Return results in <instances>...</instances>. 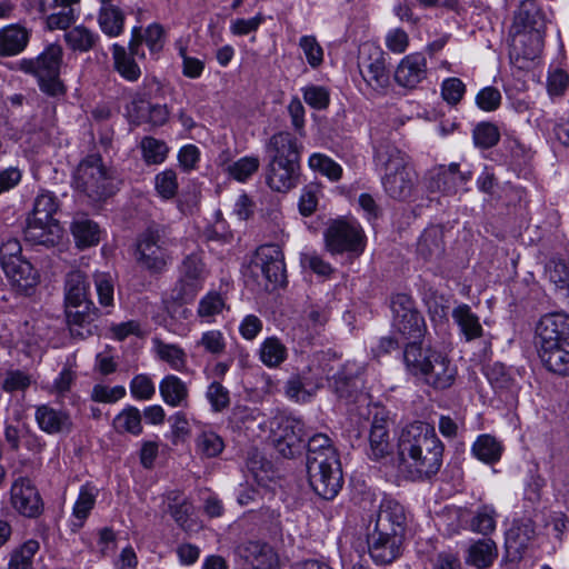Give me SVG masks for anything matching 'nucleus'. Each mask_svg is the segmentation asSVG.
<instances>
[{"mask_svg": "<svg viewBox=\"0 0 569 569\" xmlns=\"http://www.w3.org/2000/svg\"><path fill=\"white\" fill-rule=\"evenodd\" d=\"M442 455L443 445L431 425L417 421L402 428L398 438L399 466L411 479L436 475Z\"/></svg>", "mask_w": 569, "mask_h": 569, "instance_id": "obj_1", "label": "nucleus"}, {"mask_svg": "<svg viewBox=\"0 0 569 569\" xmlns=\"http://www.w3.org/2000/svg\"><path fill=\"white\" fill-rule=\"evenodd\" d=\"M307 472L310 486L323 499H333L342 487L340 461L325 433L313 435L308 440Z\"/></svg>", "mask_w": 569, "mask_h": 569, "instance_id": "obj_2", "label": "nucleus"}, {"mask_svg": "<svg viewBox=\"0 0 569 569\" xmlns=\"http://www.w3.org/2000/svg\"><path fill=\"white\" fill-rule=\"evenodd\" d=\"M375 162L383 170L381 178L386 193L396 200L409 199L417 187V173L410 166L408 157L397 147L383 142L376 148Z\"/></svg>", "mask_w": 569, "mask_h": 569, "instance_id": "obj_3", "label": "nucleus"}, {"mask_svg": "<svg viewBox=\"0 0 569 569\" xmlns=\"http://www.w3.org/2000/svg\"><path fill=\"white\" fill-rule=\"evenodd\" d=\"M62 53L61 46L52 43L37 58L21 60L19 68L38 79L42 92L50 97H60L66 93V87L59 77Z\"/></svg>", "mask_w": 569, "mask_h": 569, "instance_id": "obj_4", "label": "nucleus"}, {"mask_svg": "<svg viewBox=\"0 0 569 569\" xmlns=\"http://www.w3.org/2000/svg\"><path fill=\"white\" fill-rule=\"evenodd\" d=\"M74 187L93 200H101L113 192V182L102 160L97 154L88 156L76 169Z\"/></svg>", "mask_w": 569, "mask_h": 569, "instance_id": "obj_5", "label": "nucleus"}, {"mask_svg": "<svg viewBox=\"0 0 569 569\" xmlns=\"http://www.w3.org/2000/svg\"><path fill=\"white\" fill-rule=\"evenodd\" d=\"M326 248L331 254L347 253L359 257L366 247V237L360 224L352 220H335L325 231Z\"/></svg>", "mask_w": 569, "mask_h": 569, "instance_id": "obj_6", "label": "nucleus"}, {"mask_svg": "<svg viewBox=\"0 0 569 569\" xmlns=\"http://www.w3.org/2000/svg\"><path fill=\"white\" fill-rule=\"evenodd\" d=\"M254 272H260L263 278V289L272 291L286 283L284 256L278 244L260 246L252 261Z\"/></svg>", "mask_w": 569, "mask_h": 569, "instance_id": "obj_7", "label": "nucleus"}, {"mask_svg": "<svg viewBox=\"0 0 569 569\" xmlns=\"http://www.w3.org/2000/svg\"><path fill=\"white\" fill-rule=\"evenodd\" d=\"M137 262L150 272H162L170 260L166 241L158 230L148 229L138 239Z\"/></svg>", "mask_w": 569, "mask_h": 569, "instance_id": "obj_8", "label": "nucleus"}, {"mask_svg": "<svg viewBox=\"0 0 569 569\" xmlns=\"http://www.w3.org/2000/svg\"><path fill=\"white\" fill-rule=\"evenodd\" d=\"M543 34L539 32L509 30V58L520 70L531 68L543 47Z\"/></svg>", "mask_w": 569, "mask_h": 569, "instance_id": "obj_9", "label": "nucleus"}, {"mask_svg": "<svg viewBox=\"0 0 569 569\" xmlns=\"http://www.w3.org/2000/svg\"><path fill=\"white\" fill-rule=\"evenodd\" d=\"M305 423L293 416L280 417L273 430V442L278 452L284 458H292L302 449Z\"/></svg>", "mask_w": 569, "mask_h": 569, "instance_id": "obj_10", "label": "nucleus"}, {"mask_svg": "<svg viewBox=\"0 0 569 569\" xmlns=\"http://www.w3.org/2000/svg\"><path fill=\"white\" fill-rule=\"evenodd\" d=\"M207 276L208 270L202 261V254L199 252L188 254L180 267L177 283L178 298L183 301L191 300L202 289Z\"/></svg>", "mask_w": 569, "mask_h": 569, "instance_id": "obj_11", "label": "nucleus"}, {"mask_svg": "<svg viewBox=\"0 0 569 569\" xmlns=\"http://www.w3.org/2000/svg\"><path fill=\"white\" fill-rule=\"evenodd\" d=\"M403 537L373 527L367 535L368 551L377 565H388L401 553Z\"/></svg>", "mask_w": 569, "mask_h": 569, "instance_id": "obj_12", "label": "nucleus"}, {"mask_svg": "<svg viewBox=\"0 0 569 569\" xmlns=\"http://www.w3.org/2000/svg\"><path fill=\"white\" fill-rule=\"evenodd\" d=\"M536 339L538 348L569 343V316L565 312L545 315L537 328Z\"/></svg>", "mask_w": 569, "mask_h": 569, "instance_id": "obj_13", "label": "nucleus"}, {"mask_svg": "<svg viewBox=\"0 0 569 569\" xmlns=\"http://www.w3.org/2000/svg\"><path fill=\"white\" fill-rule=\"evenodd\" d=\"M12 508L21 516L36 518L43 510L41 497L28 478L17 479L10 488Z\"/></svg>", "mask_w": 569, "mask_h": 569, "instance_id": "obj_14", "label": "nucleus"}, {"mask_svg": "<svg viewBox=\"0 0 569 569\" xmlns=\"http://www.w3.org/2000/svg\"><path fill=\"white\" fill-rule=\"evenodd\" d=\"M34 419L40 430L48 435L69 433L73 423L69 412L49 405L36 407Z\"/></svg>", "mask_w": 569, "mask_h": 569, "instance_id": "obj_15", "label": "nucleus"}, {"mask_svg": "<svg viewBox=\"0 0 569 569\" xmlns=\"http://www.w3.org/2000/svg\"><path fill=\"white\" fill-rule=\"evenodd\" d=\"M535 527L530 519L517 520L506 532L505 547L511 560L521 559L535 537Z\"/></svg>", "mask_w": 569, "mask_h": 569, "instance_id": "obj_16", "label": "nucleus"}, {"mask_svg": "<svg viewBox=\"0 0 569 569\" xmlns=\"http://www.w3.org/2000/svg\"><path fill=\"white\" fill-rule=\"evenodd\" d=\"M299 162L269 161L267 183L277 192H287L299 182Z\"/></svg>", "mask_w": 569, "mask_h": 569, "instance_id": "obj_17", "label": "nucleus"}, {"mask_svg": "<svg viewBox=\"0 0 569 569\" xmlns=\"http://www.w3.org/2000/svg\"><path fill=\"white\" fill-rule=\"evenodd\" d=\"M62 229L58 220H42L28 217L24 228V238L33 244L53 246L61 238Z\"/></svg>", "mask_w": 569, "mask_h": 569, "instance_id": "obj_18", "label": "nucleus"}, {"mask_svg": "<svg viewBox=\"0 0 569 569\" xmlns=\"http://www.w3.org/2000/svg\"><path fill=\"white\" fill-rule=\"evenodd\" d=\"M456 377L457 367L445 353L438 351L421 379L432 388L443 390L453 385Z\"/></svg>", "mask_w": 569, "mask_h": 569, "instance_id": "obj_19", "label": "nucleus"}, {"mask_svg": "<svg viewBox=\"0 0 569 569\" xmlns=\"http://www.w3.org/2000/svg\"><path fill=\"white\" fill-rule=\"evenodd\" d=\"M322 386V378L312 375L311 369L291 376L286 382V396L296 402H308Z\"/></svg>", "mask_w": 569, "mask_h": 569, "instance_id": "obj_20", "label": "nucleus"}, {"mask_svg": "<svg viewBox=\"0 0 569 569\" xmlns=\"http://www.w3.org/2000/svg\"><path fill=\"white\" fill-rule=\"evenodd\" d=\"M406 520L407 517L402 505L393 499H383L373 527L403 537Z\"/></svg>", "mask_w": 569, "mask_h": 569, "instance_id": "obj_21", "label": "nucleus"}, {"mask_svg": "<svg viewBox=\"0 0 569 569\" xmlns=\"http://www.w3.org/2000/svg\"><path fill=\"white\" fill-rule=\"evenodd\" d=\"M511 31L545 33V19L535 0H523L515 11Z\"/></svg>", "mask_w": 569, "mask_h": 569, "instance_id": "obj_22", "label": "nucleus"}, {"mask_svg": "<svg viewBox=\"0 0 569 569\" xmlns=\"http://www.w3.org/2000/svg\"><path fill=\"white\" fill-rule=\"evenodd\" d=\"M239 555L251 569H279V559L267 543L249 541L239 548Z\"/></svg>", "mask_w": 569, "mask_h": 569, "instance_id": "obj_23", "label": "nucleus"}, {"mask_svg": "<svg viewBox=\"0 0 569 569\" xmlns=\"http://www.w3.org/2000/svg\"><path fill=\"white\" fill-rule=\"evenodd\" d=\"M427 74V61L421 53L405 57L395 72L396 81L406 88H415Z\"/></svg>", "mask_w": 569, "mask_h": 569, "instance_id": "obj_24", "label": "nucleus"}, {"mask_svg": "<svg viewBox=\"0 0 569 569\" xmlns=\"http://www.w3.org/2000/svg\"><path fill=\"white\" fill-rule=\"evenodd\" d=\"M11 284L20 292L28 293L39 282V273L27 259L7 262L2 267Z\"/></svg>", "mask_w": 569, "mask_h": 569, "instance_id": "obj_25", "label": "nucleus"}, {"mask_svg": "<svg viewBox=\"0 0 569 569\" xmlns=\"http://www.w3.org/2000/svg\"><path fill=\"white\" fill-rule=\"evenodd\" d=\"M300 149L301 146L286 131L273 134L266 146L269 161L299 162Z\"/></svg>", "mask_w": 569, "mask_h": 569, "instance_id": "obj_26", "label": "nucleus"}, {"mask_svg": "<svg viewBox=\"0 0 569 569\" xmlns=\"http://www.w3.org/2000/svg\"><path fill=\"white\" fill-rule=\"evenodd\" d=\"M470 179V173L461 172L459 164L453 162L449 166H440L433 174L430 188L446 194L455 193L458 188Z\"/></svg>", "mask_w": 569, "mask_h": 569, "instance_id": "obj_27", "label": "nucleus"}, {"mask_svg": "<svg viewBox=\"0 0 569 569\" xmlns=\"http://www.w3.org/2000/svg\"><path fill=\"white\" fill-rule=\"evenodd\" d=\"M391 451L389 420L387 417L376 415L369 435V456L378 460L389 456Z\"/></svg>", "mask_w": 569, "mask_h": 569, "instance_id": "obj_28", "label": "nucleus"}, {"mask_svg": "<svg viewBox=\"0 0 569 569\" xmlns=\"http://www.w3.org/2000/svg\"><path fill=\"white\" fill-rule=\"evenodd\" d=\"M66 315L72 336L83 339L91 335V323L96 316L92 302H84L83 306H66Z\"/></svg>", "mask_w": 569, "mask_h": 569, "instance_id": "obj_29", "label": "nucleus"}, {"mask_svg": "<svg viewBox=\"0 0 569 569\" xmlns=\"http://www.w3.org/2000/svg\"><path fill=\"white\" fill-rule=\"evenodd\" d=\"M498 557V548L492 539H478L466 551L465 561L477 569H487Z\"/></svg>", "mask_w": 569, "mask_h": 569, "instance_id": "obj_30", "label": "nucleus"}, {"mask_svg": "<svg viewBox=\"0 0 569 569\" xmlns=\"http://www.w3.org/2000/svg\"><path fill=\"white\" fill-rule=\"evenodd\" d=\"M419 340H413L407 343L403 352V360L408 371L416 377L422 378L428 367L433 360V355L437 350L422 349Z\"/></svg>", "mask_w": 569, "mask_h": 569, "instance_id": "obj_31", "label": "nucleus"}, {"mask_svg": "<svg viewBox=\"0 0 569 569\" xmlns=\"http://www.w3.org/2000/svg\"><path fill=\"white\" fill-rule=\"evenodd\" d=\"M228 309L226 298L221 293L209 291L199 300L197 318L200 323L211 325L217 322L218 318L222 317Z\"/></svg>", "mask_w": 569, "mask_h": 569, "instance_id": "obj_32", "label": "nucleus"}, {"mask_svg": "<svg viewBox=\"0 0 569 569\" xmlns=\"http://www.w3.org/2000/svg\"><path fill=\"white\" fill-rule=\"evenodd\" d=\"M451 316L467 341L482 337L483 329L479 317L472 312L470 306L466 303L458 305L452 309Z\"/></svg>", "mask_w": 569, "mask_h": 569, "instance_id": "obj_33", "label": "nucleus"}, {"mask_svg": "<svg viewBox=\"0 0 569 569\" xmlns=\"http://www.w3.org/2000/svg\"><path fill=\"white\" fill-rule=\"evenodd\" d=\"M88 293L89 282L86 274L80 270L70 271L64 283L66 306H83L84 302H91Z\"/></svg>", "mask_w": 569, "mask_h": 569, "instance_id": "obj_34", "label": "nucleus"}, {"mask_svg": "<svg viewBox=\"0 0 569 569\" xmlns=\"http://www.w3.org/2000/svg\"><path fill=\"white\" fill-rule=\"evenodd\" d=\"M29 32L19 24H10L0 30V56H14L27 46Z\"/></svg>", "mask_w": 569, "mask_h": 569, "instance_id": "obj_35", "label": "nucleus"}, {"mask_svg": "<svg viewBox=\"0 0 569 569\" xmlns=\"http://www.w3.org/2000/svg\"><path fill=\"white\" fill-rule=\"evenodd\" d=\"M539 357L546 368L558 375H569V343L538 348Z\"/></svg>", "mask_w": 569, "mask_h": 569, "instance_id": "obj_36", "label": "nucleus"}, {"mask_svg": "<svg viewBox=\"0 0 569 569\" xmlns=\"http://www.w3.org/2000/svg\"><path fill=\"white\" fill-rule=\"evenodd\" d=\"M98 22L107 36L118 37L123 30L124 14L111 0H101Z\"/></svg>", "mask_w": 569, "mask_h": 569, "instance_id": "obj_37", "label": "nucleus"}, {"mask_svg": "<svg viewBox=\"0 0 569 569\" xmlns=\"http://www.w3.org/2000/svg\"><path fill=\"white\" fill-rule=\"evenodd\" d=\"M141 159L147 166H160L166 162L170 147L163 140L151 136L143 137L139 142Z\"/></svg>", "mask_w": 569, "mask_h": 569, "instance_id": "obj_38", "label": "nucleus"}, {"mask_svg": "<svg viewBox=\"0 0 569 569\" xmlns=\"http://www.w3.org/2000/svg\"><path fill=\"white\" fill-rule=\"evenodd\" d=\"M159 391L163 401L170 407L183 406L188 398L186 383L174 375H168L161 380Z\"/></svg>", "mask_w": 569, "mask_h": 569, "instance_id": "obj_39", "label": "nucleus"}, {"mask_svg": "<svg viewBox=\"0 0 569 569\" xmlns=\"http://www.w3.org/2000/svg\"><path fill=\"white\" fill-rule=\"evenodd\" d=\"M152 345L157 357L167 362L171 369L176 371L184 370L187 366V355L180 346L163 342L159 338H153Z\"/></svg>", "mask_w": 569, "mask_h": 569, "instance_id": "obj_40", "label": "nucleus"}, {"mask_svg": "<svg viewBox=\"0 0 569 569\" xmlns=\"http://www.w3.org/2000/svg\"><path fill=\"white\" fill-rule=\"evenodd\" d=\"M503 447L495 437L483 433L478 436L471 447L472 455L480 461L491 465L500 460Z\"/></svg>", "mask_w": 569, "mask_h": 569, "instance_id": "obj_41", "label": "nucleus"}, {"mask_svg": "<svg viewBox=\"0 0 569 569\" xmlns=\"http://www.w3.org/2000/svg\"><path fill=\"white\" fill-rule=\"evenodd\" d=\"M71 232L79 248H87L99 242V227L96 222L79 217L71 223Z\"/></svg>", "mask_w": 569, "mask_h": 569, "instance_id": "obj_42", "label": "nucleus"}, {"mask_svg": "<svg viewBox=\"0 0 569 569\" xmlns=\"http://www.w3.org/2000/svg\"><path fill=\"white\" fill-rule=\"evenodd\" d=\"M287 356L288 351L286 346L277 337H269L260 345L259 359L269 368L280 366L287 359Z\"/></svg>", "mask_w": 569, "mask_h": 569, "instance_id": "obj_43", "label": "nucleus"}, {"mask_svg": "<svg viewBox=\"0 0 569 569\" xmlns=\"http://www.w3.org/2000/svg\"><path fill=\"white\" fill-rule=\"evenodd\" d=\"M417 251L425 260L438 259L443 251L441 230L436 227L425 230L419 239Z\"/></svg>", "mask_w": 569, "mask_h": 569, "instance_id": "obj_44", "label": "nucleus"}, {"mask_svg": "<svg viewBox=\"0 0 569 569\" xmlns=\"http://www.w3.org/2000/svg\"><path fill=\"white\" fill-rule=\"evenodd\" d=\"M98 493V488L90 483L81 486L72 510V516L78 520V527H81L83 521L90 515V511L94 507Z\"/></svg>", "mask_w": 569, "mask_h": 569, "instance_id": "obj_45", "label": "nucleus"}, {"mask_svg": "<svg viewBox=\"0 0 569 569\" xmlns=\"http://www.w3.org/2000/svg\"><path fill=\"white\" fill-rule=\"evenodd\" d=\"M232 422L239 428L254 431L257 426L262 429L266 426V418L257 408L237 406L231 415Z\"/></svg>", "mask_w": 569, "mask_h": 569, "instance_id": "obj_46", "label": "nucleus"}, {"mask_svg": "<svg viewBox=\"0 0 569 569\" xmlns=\"http://www.w3.org/2000/svg\"><path fill=\"white\" fill-rule=\"evenodd\" d=\"M393 329L408 340H420L426 331V323L420 312L403 317L400 322L392 321Z\"/></svg>", "mask_w": 569, "mask_h": 569, "instance_id": "obj_47", "label": "nucleus"}, {"mask_svg": "<svg viewBox=\"0 0 569 569\" xmlns=\"http://www.w3.org/2000/svg\"><path fill=\"white\" fill-rule=\"evenodd\" d=\"M153 187L157 196L162 200L173 199L179 189L177 172L171 168L158 172L153 178Z\"/></svg>", "mask_w": 569, "mask_h": 569, "instance_id": "obj_48", "label": "nucleus"}, {"mask_svg": "<svg viewBox=\"0 0 569 569\" xmlns=\"http://www.w3.org/2000/svg\"><path fill=\"white\" fill-rule=\"evenodd\" d=\"M223 449V439L212 430H203L196 438V450L204 458L218 457Z\"/></svg>", "mask_w": 569, "mask_h": 569, "instance_id": "obj_49", "label": "nucleus"}, {"mask_svg": "<svg viewBox=\"0 0 569 569\" xmlns=\"http://www.w3.org/2000/svg\"><path fill=\"white\" fill-rule=\"evenodd\" d=\"M309 168L331 181H338L342 176L341 166L323 153H313L308 161Z\"/></svg>", "mask_w": 569, "mask_h": 569, "instance_id": "obj_50", "label": "nucleus"}, {"mask_svg": "<svg viewBox=\"0 0 569 569\" xmlns=\"http://www.w3.org/2000/svg\"><path fill=\"white\" fill-rule=\"evenodd\" d=\"M385 63V53L379 46L369 41L360 46L358 54V67L361 73L372 68H378V66H382Z\"/></svg>", "mask_w": 569, "mask_h": 569, "instance_id": "obj_51", "label": "nucleus"}, {"mask_svg": "<svg viewBox=\"0 0 569 569\" xmlns=\"http://www.w3.org/2000/svg\"><path fill=\"white\" fill-rule=\"evenodd\" d=\"M39 550L37 540H28L10 555L8 569H31L34 555Z\"/></svg>", "mask_w": 569, "mask_h": 569, "instance_id": "obj_52", "label": "nucleus"}, {"mask_svg": "<svg viewBox=\"0 0 569 569\" xmlns=\"http://www.w3.org/2000/svg\"><path fill=\"white\" fill-rule=\"evenodd\" d=\"M497 512L491 506H481L471 519L470 528L473 532L487 536L495 531Z\"/></svg>", "mask_w": 569, "mask_h": 569, "instance_id": "obj_53", "label": "nucleus"}, {"mask_svg": "<svg viewBox=\"0 0 569 569\" xmlns=\"http://www.w3.org/2000/svg\"><path fill=\"white\" fill-rule=\"evenodd\" d=\"M260 161L257 157L246 156L228 164L227 173L239 182L247 181L259 169Z\"/></svg>", "mask_w": 569, "mask_h": 569, "instance_id": "obj_54", "label": "nucleus"}, {"mask_svg": "<svg viewBox=\"0 0 569 569\" xmlns=\"http://www.w3.org/2000/svg\"><path fill=\"white\" fill-rule=\"evenodd\" d=\"M113 59L117 71L127 80L136 81L140 77V69L136 61L129 57L124 48L113 46Z\"/></svg>", "mask_w": 569, "mask_h": 569, "instance_id": "obj_55", "label": "nucleus"}, {"mask_svg": "<svg viewBox=\"0 0 569 569\" xmlns=\"http://www.w3.org/2000/svg\"><path fill=\"white\" fill-rule=\"evenodd\" d=\"M114 427L119 431L139 435L142 431L141 413L138 408L129 406L114 418Z\"/></svg>", "mask_w": 569, "mask_h": 569, "instance_id": "obj_56", "label": "nucleus"}, {"mask_svg": "<svg viewBox=\"0 0 569 569\" xmlns=\"http://www.w3.org/2000/svg\"><path fill=\"white\" fill-rule=\"evenodd\" d=\"M64 39L72 50L84 52L94 46L97 37L86 27L79 26L66 32Z\"/></svg>", "mask_w": 569, "mask_h": 569, "instance_id": "obj_57", "label": "nucleus"}, {"mask_svg": "<svg viewBox=\"0 0 569 569\" xmlns=\"http://www.w3.org/2000/svg\"><path fill=\"white\" fill-rule=\"evenodd\" d=\"M57 210L58 202L54 194L49 191H43L36 197L33 210L29 217L40 218L42 220H56L53 216Z\"/></svg>", "mask_w": 569, "mask_h": 569, "instance_id": "obj_58", "label": "nucleus"}, {"mask_svg": "<svg viewBox=\"0 0 569 569\" xmlns=\"http://www.w3.org/2000/svg\"><path fill=\"white\" fill-rule=\"evenodd\" d=\"M472 138L476 146L488 149L498 143L500 131L493 123L480 122L475 127Z\"/></svg>", "mask_w": 569, "mask_h": 569, "instance_id": "obj_59", "label": "nucleus"}, {"mask_svg": "<svg viewBox=\"0 0 569 569\" xmlns=\"http://www.w3.org/2000/svg\"><path fill=\"white\" fill-rule=\"evenodd\" d=\"M94 284L100 305L111 307L114 293L112 277L106 272H97L94 274Z\"/></svg>", "mask_w": 569, "mask_h": 569, "instance_id": "obj_60", "label": "nucleus"}, {"mask_svg": "<svg viewBox=\"0 0 569 569\" xmlns=\"http://www.w3.org/2000/svg\"><path fill=\"white\" fill-rule=\"evenodd\" d=\"M130 393L137 400H150L156 393V386L148 375H137L130 382Z\"/></svg>", "mask_w": 569, "mask_h": 569, "instance_id": "obj_61", "label": "nucleus"}, {"mask_svg": "<svg viewBox=\"0 0 569 569\" xmlns=\"http://www.w3.org/2000/svg\"><path fill=\"white\" fill-rule=\"evenodd\" d=\"M126 388L123 386L109 387L103 383H97L91 391V399L94 402L113 403L126 396Z\"/></svg>", "mask_w": 569, "mask_h": 569, "instance_id": "obj_62", "label": "nucleus"}, {"mask_svg": "<svg viewBox=\"0 0 569 569\" xmlns=\"http://www.w3.org/2000/svg\"><path fill=\"white\" fill-rule=\"evenodd\" d=\"M299 47L312 68L319 67L323 61V50L313 36H303L299 40Z\"/></svg>", "mask_w": 569, "mask_h": 569, "instance_id": "obj_63", "label": "nucleus"}, {"mask_svg": "<svg viewBox=\"0 0 569 569\" xmlns=\"http://www.w3.org/2000/svg\"><path fill=\"white\" fill-rule=\"evenodd\" d=\"M390 308L392 311V321L400 322L403 317L419 312L412 298L406 293H398L391 298Z\"/></svg>", "mask_w": 569, "mask_h": 569, "instance_id": "obj_64", "label": "nucleus"}]
</instances>
